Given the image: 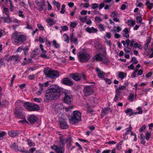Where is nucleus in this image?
<instances>
[{
    "instance_id": "nucleus-3",
    "label": "nucleus",
    "mask_w": 153,
    "mask_h": 153,
    "mask_svg": "<svg viewBox=\"0 0 153 153\" xmlns=\"http://www.w3.org/2000/svg\"><path fill=\"white\" fill-rule=\"evenodd\" d=\"M122 43L124 46H128L129 45L131 47L133 48L134 49H138L141 50L143 48L142 43L140 42H136L135 40L132 39L130 40L128 39L125 41H122Z\"/></svg>"
},
{
    "instance_id": "nucleus-12",
    "label": "nucleus",
    "mask_w": 153,
    "mask_h": 153,
    "mask_svg": "<svg viewBox=\"0 0 153 153\" xmlns=\"http://www.w3.org/2000/svg\"><path fill=\"white\" fill-rule=\"evenodd\" d=\"M103 51L104 52L102 54L100 53L99 54H96L93 57V59L97 61H102L104 63H106V62H105L104 61H103V58L106 55L105 49H104Z\"/></svg>"
},
{
    "instance_id": "nucleus-1",
    "label": "nucleus",
    "mask_w": 153,
    "mask_h": 153,
    "mask_svg": "<svg viewBox=\"0 0 153 153\" xmlns=\"http://www.w3.org/2000/svg\"><path fill=\"white\" fill-rule=\"evenodd\" d=\"M60 90L57 85H51L46 91L44 100L46 102L58 98L60 96Z\"/></svg>"
},
{
    "instance_id": "nucleus-55",
    "label": "nucleus",
    "mask_w": 153,
    "mask_h": 153,
    "mask_svg": "<svg viewBox=\"0 0 153 153\" xmlns=\"http://www.w3.org/2000/svg\"><path fill=\"white\" fill-rule=\"evenodd\" d=\"M131 126H130L129 128H126V131L125 133V135L128 134L130 132H131Z\"/></svg>"
},
{
    "instance_id": "nucleus-6",
    "label": "nucleus",
    "mask_w": 153,
    "mask_h": 153,
    "mask_svg": "<svg viewBox=\"0 0 153 153\" xmlns=\"http://www.w3.org/2000/svg\"><path fill=\"white\" fill-rule=\"evenodd\" d=\"M73 114V116L69 120L70 123L72 124L78 123L81 120V114L79 111H74Z\"/></svg>"
},
{
    "instance_id": "nucleus-11",
    "label": "nucleus",
    "mask_w": 153,
    "mask_h": 153,
    "mask_svg": "<svg viewBox=\"0 0 153 153\" xmlns=\"http://www.w3.org/2000/svg\"><path fill=\"white\" fill-rule=\"evenodd\" d=\"M51 149L54 150L56 153H64V146L54 145L51 147Z\"/></svg>"
},
{
    "instance_id": "nucleus-48",
    "label": "nucleus",
    "mask_w": 153,
    "mask_h": 153,
    "mask_svg": "<svg viewBox=\"0 0 153 153\" xmlns=\"http://www.w3.org/2000/svg\"><path fill=\"white\" fill-rule=\"evenodd\" d=\"M37 6L39 7H44L45 6V1H43L37 3Z\"/></svg>"
},
{
    "instance_id": "nucleus-5",
    "label": "nucleus",
    "mask_w": 153,
    "mask_h": 153,
    "mask_svg": "<svg viewBox=\"0 0 153 153\" xmlns=\"http://www.w3.org/2000/svg\"><path fill=\"white\" fill-rule=\"evenodd\" d=\"M14 114L17 117L22 119V120L19 121V122L22 123H25L27 122L25 118V114L21 109L18 108H16L15 109Z\"/></svg>"
},
{
    "instance_id": "nucleus-14",
    "label": "nucleus",
    "mask_w": 153,
    "mask_h": 153,
    "mask_svg": "<svg viewBox=\"0 0 153 153\" xmlns=\"http://www.w3.org/2000/svg\"><path fill=\"white\" fill-rule=\"evenodd\" d=\"M70 76L75 81L79 80L82 77L85 79L84 75L82 74L75 73L71 74Z\"/></svg>"
},
{
    "instance_id": "nucleus-23",
    "label": "nucleus",
    "mask_w": 153,
    "mask_h": 153,
    "mask_svg": "<svg viewBox=\"0 0 153 153\" xmlns=\"http://www.w3.org/2000/svg\"><path fill=\"white\" fill-rule=\"evenodd\" d=\"M19 134V132L17 131L10 130L8 131V134L11 137H15Z\"/></svg>"
},
{
    "instance_id": "nucleus-24",
    "label": "nucleus",
    "mask_w": 153,
    "mask_h": 153,
    "mask_svg": "<svg viewBox=\"0 0 153 153\" xmlns=\"http://www.w3.org/2000/svg\"><path fill=\"white\" fill-rule=\"evenodd\" d=\"M117 74L118 78H120L121 80L126 78L127 76L126 73L123 72H118Z\"/></svg>"
},
{
    "instance_id": "nucleus-2",
    "label": "nucleus",
    "mask_w": 153,
    "mask_h": 153,
    "mask_svg": "<svg viewBox=\"0 0 153 153\" xmlns=\"http://www.w3.org/2000/svg\"><path fill=\"white\" fill-rule=\"evenodd\" d=\"M12 39L14 44L19 45L23 43L25 40L26 38L24 35L19 32H15L12 34Z\"/></svg>"
},
{
    "instance_id": "nucleus-56",
    "label": "nucleus",
    "mask_w": 153,
    "mask_h": 153,
    "mask_svg": "<svg viewBox=\"0 0 153 153\" xmlns=\"http://www.w3.org/2000/svg\"><path fill=\"white\" fill-rule=\"evenodd\" d=\"M133 62V64H136L138 63V61L137 60L136 58L135 57H133L132 58L130 62Z\"/></svg>"
},
{
    "instance_id": "nucleus-20",
    "label": "nucleus",
    "mask_w": 153,
    "mask_h": 153,
    "mask_svg": "<svg viewBox=\"0 0 153 153\" xmlns=\"http://www.w3.org/2000/svg\"><path fill=\"white\" fill-rule=\"evenodd\" d=\"M125 112L129 117L137 114V112L134 111L132 109L130 108H127L125 111Z\"/></svg>"
},
{
    "instance_id": "nucleus-40",
    "label": "nucleus",
    "mask_w": 153,
    "mask_h": 153,
    "mask_svg": "<svg viewBox=\"0 0 153 153\" xmlns=\"http://www.w3.org/2000/svg\"><path fill=\"white\" fill-rule=\"evenodd\" d=\"M128 46H126L125 47V48L124 49V50L128 54H131V53L132 52V51L131 48H129Z\"/></svg>"
},
{
    "instance_id": "nucleus-53",
    "label": "nucleus",
    "mask_w": 153,
    "mask_h": 153,
    "mask_svg": "<svg viewBox=\"0 0 153 153\" xmlns=\"http://www.w3.org/2000/svg\"><path fill=\"white\" fill-rule=\"evenodd\" d=\"M151 137V133L149 132H146L145 134V138L146 140H148Z\"/></svg>"
},
{
    "instance_id": "nucleus-17",
    "label": "nucleus",
    "mask_w": 153,
    "mask_h": 153,
    "mask_svg": "<svg viewBox=\"0 0 153 153\" xmlns=\"http://www.w3.org/2000/svg\"><path fill=\"white\" fill-rule=\"evenodd\" d=\"M62 83L63 84L70 86L73 85V83L68 77L63 78L62 80Z\"/></svg>"
},
{
    "instance_id": "nucleus-7",
    "label": "nucleus",
    "mask_w": 153,
    "mask_h": 153,
    "mask_svg": "<svg viewBox=\"0 0 153 153\" xmlns=\"http://www.w3.org/2000/svg\"><path fill=\"white\" fill-rule=\"evenodd\" d=\"M44 73L48 77L52 79L56 78L59 76V73L57 71H54L50 68H45Z\"/></svg>"
},
{
    "instance_id": "nucleus-27",
    "label": "nucleus",
    "mask_w": 153,
    "mask_h": 153,
    "mask_svg": "<svg viewBox=\"0 0 153 153\" xmlns=\"http://www.w3.org/2000/svg\"><path fill=\"white\" fill-rule=\"evenodd\" d=\"M59 138L60 142L62 144V146H64L65 144L67 143L68 139L65 138L61 134L60 135Z\"/></svg>"
},
{
    "instance_id": "nucleus-62",
    "label": "nucleus",
    "mask_w": 153,
    "mask_h": 153,
    "mask_svg": "<svg viewBox=\"0 0 153 153\" xmlns=\"http://www.w3.org/2000/svg\"><path fill=\"white\" fill-rule=\"evenodd\" d=\"M33 100L34 101L38 103L42 101V99L40 98H35Z\"/></svg>"
},
{
    "instance_id": "nucleus-9",
    "label": "nucleus",
    "mask_w": 153,
    "mask_h": 153,
    "mask_svg": "<svg viewBox=\"0 0 153 153\" xmlns=\"http://www.w3.org/2000/svg\"><path fill=\"white\" fill-rule=\"evenodd\" d=\"M64 97L62 100L63 102L68 104H70L73 100L72 95L68 91H64Z\"/></svg>"
},
{
    "instance_id": "nucleus-64",
    "label": "nucleus",
    "mask_w": 153,
    "mask_h": 153,
    "mask_svg": "<svg viewBox=\"0 0 153 153\" xmlns=\"http://www.w3.org/2000/svg\"><path fill=\"white\" fill-rule=\"evenodd\" d=\"M23 49V47L22 46H20L17 49L16 51V53H18L20 52Z\"/></svg>"
},
{
    "instance_id": "nucleus-39",
    "label": "nucleus",
    "mask_w": 153,
    "mask_h": 153,
    "mask_svg": "<svg viewBox=\"0 0 153 153\" xmlns=\"http://www.w3.org/2000/svg\"><path fill=\"white\" fill-rule=\"evenodd\" d=\"M109 109L108 108H106L103 109L102 110L101 114V116L102 117H104L105 115L107 113Z\"/></svg>"
},
{
    "instance_id": "nucleus-18",
    "label": "nucleus",
    "mask_w": 153,
    "mask_h": 153,
    "mask_svg": "<svg viewBox=\"0 0 153 153\" xmlns=\"http://www.w3.org/2000/svg\"><path fill=\"white\" fill-rule=\"evenodd\" d=\"M21 59L20 56L18 55H13L10 56L9 58L6 59V60L8 61L13 60L14 61H19Z\"/></svg>"
},
{
    "instance_id": "nucleus-25",
    "label": "nucleus",
    "mask_w": 153,
    "mask_h": 153,
    "mask_svg": "<svg viewBox=\"0 0 153 153\" xmlns=\"http://www.w3.org/2000/svg\"><path fill=\"white\" fill-rule=\"evenodd\" d=\"M86 31L89 33H94L98 31V30L97 29L93 27H87L85 28Z\"/></svg>"
},
{
    "instance_id": "nucleus-33",
    "label": "nucleus",
    "mask_w": 153,
    "mask_h": 153,
    "mask_svg": "<svg viewBox=\"0 0 153 153\" xmlns=\"http://www.w3.org/2000/svg\"><path fill=\"white\" fill-rule=\"evenodd\" d=\"M121 30L122 28L121 26H117V27L114 26L113 29L111 30V31L114 33H115L116 32H118Z\"/></svg>"
},
{
    "instance_id": "nucleus-30",
    "label": "nucleus",
    "mask_w": 153,
    "mask_h": 153,
    "mask_svg": "<svg viewBox=\"0 0 153 153\" xmlns=\"http://www.w3.org/2000/svg\"><path fill=\"white\" fill-rule=\"evenodd\" d=\"M127 23L128 26L129 27H133L135 24V21L131 19H129L128 20Z\"/></svg>"
},
{
    "instance_id": "nucleus-19",
    "label": "nucleus",
    "mask_w": 153,
    "mask_h": 153,
    "mask_svg": "<svg viewBox=\"0 0 153 153\" xmlns=\"http://www.w3.org/2000/svg\"><path fill=\"white\" fill-rule=\"evenodd\" d=\"M60 125L61 127L63 129H66L68 128V126L66 121L62 119L59 120Z\"/></svg>"
},
{
    "instance_id": "nucleus-44",
    "label": "nucleus",
    "mask_w": 153,
    "mask_h": 153,
    "mask_svg": "<svg viewBox=\"0 0 153 153\" xmlns=\"http://www.w3.org/2000/svg\"><path fill=\"white\" fill-rule=\"evenodd\" d=\"M49 85V82H45L43 84L39 83L38 85L40 87L43 88V87H47Z\"/></svg>"
},
{
    "instance_id": "nucleus-31",
    "label": "nucleus",
    "mask_w": 153,
    "mask_h": 153,
    "mask_svg": "<svg viewBox=\"0 0 153 153\" xmlns=\"http://www.w3.org/2000/svg\"><path fill=\"white\" fill-rule=\"evenodd\" d=\"M123 35L126 38H128L129 37V31L127 28H125L123 31Z\"/></svg>"
},
{
    "instance_id": "nucleus-36",
    "label": "nucleus",
    "mask_w": 153,
    "mask_h": 153,
    "mask_svg": "<svg viewBox=\"0 0 153 153\" xmlns=\"http://www.w3.org/2000/svg\"><path fill=\"white\" fill-rule=\"evenodd\" d=\"M47 51H42V53L41 55V57L42 58H45L47 59H48L49 57L46 54V53Z\"/></svg>"
},
{
    "instance_id": "nucleus-26",
    "label": "nucleus",
    "mask_w": 153,
    "mask_h": 153,
    "mask_svg": "<svg viewBox=\"0 0 153 153\" xmlns=\"http://www.w3.org/2000/svg\"><path fill=\"white\" fill-rule=\"evenodd\" d=\"M52 45L54 48L59 50L60 48V44L55 40L52 41Z\"/></svg>"
},
{
    "instance_id": "nucleus-47",
    "label": "nucleus",
    "mask_w": 153,
    "mask_h": 153,
    "mask_svg": "<svg viewBox=\"0 0 153 153\" xmlns=\"http://www.w3.org/2000/svg\"><path fill=\"white\" fill-rule=\"evenodd\" d=\"M53 5H55L56 7L58 10H59L60 4L58 2L56 1H54L53 2Z\"/></svg>"
},
{
    "instance_id": "nucleus-35",
    "label": "nucleus",
    "mask_w": 153,
    "mask_h": 153,
    "mask_svg": "<svg viewBox=\"0 0 153 153\" xmlns=\"http://www.w3.org/2000/svg\"><path fill=\"white\" fill-rule=\"evenodd\" d=\"M3 14L4 16H9L10 13L7 8H4L3 11Z\"/></svg>"
},
{
    "instance_id": "nucleus-41",
    "label": "nucleus",
    "mask_w": 153,
    "mask_h": 153,
    "mask_svg": "<svg viewBox=\"0 0 153 153\" xmlns=\"http://www.w3.org/2000/svg\"><path fill=\"white\" fill-rule=\"evenodd\" d=\"M145 4L147 6V7L150 9H151L153 7V4L150 3L148 0L146 1Z\"/></svg>"
},
{
    "instance_id": "nucleus-22",
    "label": "nucleus",
    "mask_w": 153,
    "mask_h": 153,
    "mask_svg": "<svg viewBox=\"0 0 153 153\" xmlns=\"http://www.w3.org/2000/svg\"><path fill=\"white\" fill-rule=\"evenodd\" d=\"M70 39L71 43L77 44L78 43L77 38L75 36L74 33H72L70 36Z\"/></svg>"
},
{
    "instance_id": "nucleus-63",
    "label": "nucleus",
    "mask_w": 153,
    "mask_h": 153,
    "mask_svg": "<svg viewBox=\"0 0 153 153\" xmlns=\"http://www.w3.org/2000/svg\"><path fill=\"white\" fill-rule=\"evenodd\" d=\"M37 26L38 28L40 30H44V27L40 24H37Z\"/></svg>"
},
{
    "instance_id": "nucleus-50",
    "label": "nucleus",
    "mask_w": 153,
    "mask_h": 153,
    "mask_svg": "<svg viewBox=\"0 0 153 153\" xmlns=\"http://www.w3.org/2000/svg\"><path fill=\"white\" fill-rule=\"evenodd\" d=\"M120 94L116 92L115 96L114 99L115 101H117L119 100Z\"/></svg>"
},
{
    "instance_id": "nucleus-10",
    "label": "nucleus",
    "mask_w": 153,
    "mask_h": 153,
    "mask_svg": "<svg viewBox=\"0 0 153 153\" xmlns=\"http://www.w3.org/2000/svg\"><path fill=\"white\" fill-rule=\"evenodd\" d=\"M72 108H73V107H70V108H67L64 107L62 104H58L55 106V109L56 113L60 114L62 113L65 109L66 111H69L70 109Z\"/></svg>"
},
{
    "instance_id": "nucleus-61",
    "label": "nucleus",
    "mask_w": 153,
    "mask_h": 153,
    "mask_svg": "<svg viewBox=\"0 0 153 153\" xmlns=\"http://www.w3.org/2000/svg\"><path fill=\"white\" fill-rule=\"evenodd\" d=\"M136 19L137 22L141 23L142 21V19L140 16H137L136 17Z\"/></svg>"
},
{
    "instance_id": "nucleus-21",
    "label": "nucleus",
    "mask_w": 153,
    "mask_h": 153,
    "mask_svg": "<svg viewBox=\"0 0 153 153\" xmlns=\"http://www.w3.org/2000/svg\"><path fill=\"white\" fill-rule=\"evenodd\" d=\"M27 120L30 123H33L36 121L38 120L37 117L33 114H31L30 115Z\"/></svg>"
},
{
    "instance_id": "nucleus-42",
    "label": "nucleus",
    "mask_w": 153,
    "mask_h": 153,
    "mask_svg": "<svg viewBox=\"0 0 153 153\" xmlns=\"http://www.w3.org/2000/svg\"><path fill=\"white\" fill-rule=\"evenodd\" d=\"M9 16H4V19L5 22L10 23L11 22V19L9 17Z\"/></svg>"
},
{
    "instance_id": "nucleus-28",
    "label": "nucleus",
    "mask_w": 153,
    "mask_h": 153,
    "mask_svg": "<svg viewBox=\"0 0 153 153\" xmlns=\"http://www.w3.org/2000/svg\"><path fill=\"white\" fill-rule=\"evenodd\" d=\"M137 95L133 93H131L128 97V100L131 102H132L134 99H136Z\"/></svg>"
},
{
    "instance_id": "nucleus-43",
    "label": "nucleus",
    "mask_w": 153,
    "mask_h": 153,
    "mask_svg": "<svg viewBox=\"0 0 153 153\" xmlns=\"http://www.w3.org/2000/svg\"><path fill=\"white\" fill-rule=\"evenodd\" d=\"M111 16L114 18L115 17H119V15L118 13L116 11H114L111 13Z\"/></svg>"
},
{
    "instance_id": "nucleus-8",
    "label": "nucleus",
    "mask_w": 153,
    "mask_h": 153,
    "mask_svg": "<svg viewBox=\"0 0 153 153\" xmlns=\"http://www.w3.org/2000/svg\"><path fill=\"white\" fill-rule=\"evenodd\" d=\"M24 107L30 111H38L40 109L39 107L34 103L26 102L23 104Z\"/></svg>"
},
{
    "instance_id": "nucleus-60",
    "label": "nucleus",
    "mask_w": 153,
    "mask_h": 153,
    "mask_svg": "<svg viewBox=\"0 0 153 153\" xmlns=\"http://www.w3.org/2000/svg\"><path fill=\"white\" fill-rule=\"evenodd\" d=\"M65 5L64 4H63L62 5V7L61 9V10L60 11V13L61 14H63L65 12Z\"/></svg>"
},
{
    "instance_id": "nucleus-57",
    "label": "nucleus",
    "mask_w": 153,
    "mask_h": 153,
    "mask_svg": "<svg viewBox=\"0 0 153 153\" xmlns=\"http://www.w3.org/2000/svg\"><path fill=\"white\" fill-rule=\"evenodd\" d=\"M79 19L81 22H84L86 21L87 18L86 16L84 17H82L81 16H80L79 17Z\"/></svg>"
},
{
    "instance_id": "nucleus-4",
    "label": "nucleus",
    "mask_w": 153,
    "mask_h": 153,
    "mask_svg": "<svg viewBox=\"0 0 153 153\" xmlns=\"http://www.w3.org/2000/svg\"><path fill=\"white\" fill-rule=\"evenodd\" d=\"M77 55L79 61L82 62H88L91 57L89 53L83 50L79 51Z\"/></svg>"
},
{
    "instance_id": "nucleus-15",
    "label": "nucleus",
    "mask_w": 153,
    "mask_h": 153,
    "mask_svg": "<svg viewBox=\"0 0 153 153\" xmlns=\"http://www.w3.org/2000/svg\"><path fill=\"white\" fill-rule=\"evenodd\" d=\"M111 34L109 32H107L105 33V35L104 36V39L105 40V42L107 45L110 46L111 45V43L110 40H108L107 39H109L111 38Z\"/></svg>"
},
{
    "instance_id": "nucleus-29",
    "label": "nucleus",
    "mask_w": 153,
    "mask_h": 153,
    "mask_svg": "<svg viewBox=\"0 0 153 153\" xmlns=\"http://www.w3.org/2000/svg\"><path fill=\"white\" fill-rule=\"evenodd\" d=\"M126 87L124 85H120L118 88L116 89V92L121 94V91L123 90H126Z\"/></svg>"
},
{
    "instance_id": "nucleus-34",
    "label": "nucleus",
    "mask_w": 153,
    "mask_h": 153,
    "mask_svg": "<svg viewBox=\"0 0 153 153\" xmlns=\"http://www.w3.org/2000/svg\"><path fill=\"white\" fill-rule=\"evenodd\" d=\"M16 152L19 151L23 153H29L28 151L26 150L24 147H18Z\"/></svg>"
},
{
    "instance_id": "nucleus-58",
    "label": "nucleus",
    "mask_w": 153,
    "mask_h": 153,
    "mask_svg": "<svg viewBox=\"0 0 153 153\" xmlns=\"http://www.w3.org/2000/svg\"><path fill=\"white\" fill-rule=\"evenodd\" d=\"M104 79L105 80V82L106 84L110 85L111 83V79L105 78Z\"/></svg>"
},
{
    "instance_id": "nucleus-38",
    "label": "nucleus",
    "mask_w": 153,
    "mask_h": 153,
    "mask_svg": "<svg viewBox=\"0 0 153 153\" xmlns=\"http://www.w3.org/2000/svg\"><path fill=\"white\" fill-rule=\"evenodd\" d=\"M27 143L28 145L30 147L33 146L35 145V144L34 142L31 140L28 139L27 140Z\"/></svg>"
},
{
    "instance_id": "nucleus-54",
    "label": "nucleus",
    "mask_w": 153,
    "mask_h": 153,
    "mask_svg": "<svg viewBox=\"0 0 153 153\" xmlns=\"http://www.w3.org/2000/svg\"><path fill=\"white\" fill-rule=\"evenodd\" d=\"M1 105L3 107H5L8 104V102L5 100L3 101L2 102L0 103Z\"/></svg>"
},
{
    "instance_id": "nucleus-37",
    "label": "nucleus",
    "mask_w": 153,
    "mask_h": 153,
    "mask_svg": "<svg viewBox=\"0 0 153 153\" xmlns=\"http://www.w3.org/2000/svg\"><path fill=\"white\" fill-rule=\"evenodd\" d=\"M17 13L18 16L24 19L25 18V16L23 14V12L21 10H18L17 12Z\"/></svg>"
},
{
    "instance_id": "nucleus-46",
    "label": "nucleus",
    "mask_w": 153,
    "mask_h": 153,
    "mask_svg": "<svg viewBox=\"0 0 153 153\" xmlns=\"http://www.w3.org/2000/svg\"><path fill=\"white\" fill-rule=\"evenodd\" d=\"M78 25V22H71L70 23V25L71 28H75Z\"/></svg>"
},
{
    "instance_id": "nucleus-16",
    "label": "nucleus",
    "mask_w": 153,
    "mask_h": 153,
    "mask_svg": "<svg viewBox=\"0 0 153 153\" xmlns=\"http://www.w3.org/2000/svg\"><path fill=\"white\" fill-rule=\"evenodd\" d=\"M98 76L100 78L104 79L106 76V74L99 68H97L96 69Z\"/></svg>"
},
{
    "instance_id": "nucleus-45",
    "label": "nucleus",
    "mask_w": 153,
    "mask_h": 153,
    "mask_svg": "<svg viewBox=\"0 0 153 153\" xmlns=\"http://www.w3.org/2000/svg\"><path fill=\"white\" fill-rule=\"evenodd\" d=\"M63 36L64 39V41L68 43L69 42V37L67 34L66 33L63 34Z\"/></svg>"
},
{
    "instance_id": "nucleus-13",
    "label": "nucleus",
    "mask_w": 153,
    "mask_h": 153,
    "mask_svg": "<svg viewBox=\"0 0 153 153\" xmlns=\"http://www.w3.org/2000/svg\"><path fill=\"white\" fill-rule=\"evenodd\" d=\"M94 93V90L92 87L91 86H85L84 89V93L85 95L89 96Z\"/></svg>"
},
{
    "instance_id": "nucleus-52",
    "label": "nucleus",
    "mask_w": 153,
    "mask_h": 153,
    "mask_svg": "<svg viewBox=\"0 0 153 153\" xmlns=\"http://www.w3.org/2000/svg\"><path fill=\"white\" fill-rule=\"evenodd\" d=\"M60 27L62 30L64 31H66L68 30V27L67 26H62Z\"/></svg>"
},
{
    "instance_id": "nucleus-51",
    "label": "nucleus",
    "mask_w": 153,
    "mask_h": 153,
    "mask_svg": "<svg viewBox=\"0 0 153 153\" xmlns=\"http://www.w3.org/2000/svg\"><path fill=\"white\" fill-rule=\"evenodd\" d=\"M11 147L12 149H13L15 151H16L17 150V149L18 147L16 143H14L11 145Z\"/></svg>"
},
{
    "instance_id": "nucleus-49",
    "label": "nucleus",
    "mask_w": 153,
    "mask_h": 153,
    "mask_svg": "<svg viewBox=\"0 0 153 153\" xmlns=\"http://www.w3.org/2000/svg\"><path fill=\"white\" fill-rule=\"evenodd\" d=\"M120 94L116 92L115 96L114 99L115 101H117L119 100Z\"/></svg>"
},
{
    "instance_id": "nucleus-32",
    "label": "nucleus",
    "mask_w": 153,
    "mask_h": 153,
    "mask_svg": "<svg viewBox=\"0 0 153 153\" xmlns=\"http://www.w3.org/2000/svg\"><path fill=\"white\" fill-rule=\"evenodd\" d=\"M46 22L51 26L54 25L56 23L55 21L51 18L47 19L46 20Z\"/></svg>"
},
{
    "instance_id": "nucleus-59",
    "label": "nucleus",
    "mask_w": 153,
    "mask_h": 153,
    "mask_svg": "<svg viewBox=\"0 0 153 153\" xmlns=\"http://www.w3.org/2000/svg\"><path fill=\"white\" fill-rule=\"evenodd\" d=\"M99 7L98 4L97 3H94L92 5V8L93 9H95Z\"/></svg>"
}]
</instances>
